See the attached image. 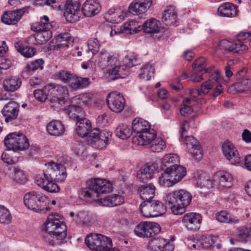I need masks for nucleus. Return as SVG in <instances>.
Masks as SVG:
<instances>
[{"label":"nucleus","mask_w":251,"mask_h":251,"mask_svg":"<svg viewBox=\"0 0 251 251\" xmlns=\"http://www.w3.org/2000/svg\"><path fill=\"white\" fill-rule=\"evenodd\" d=\"M69 161L70 158L66 155H58L56 157V162L46 163L47 169L44 171L43 176L38 175L35 178L37 185L50 193L59 192L60 188L53 180L62 181L66 178V165Z\"/></svg>","instance_id":"1"},{"label":"nucleus","mask_w":251,"mask_h":251,"mask_svg":"<svg viewBox=\"0 0 251 251\" xmlns=\"http://www.w3.org/2000/svg\"><path fill=\"white\" fill-rule=\"evenodd\" d=\"M139 63L137 57L134 54L126 56L122 63L118 54L109 55L106 60L109 77L111 79L125 78L129 74L128 68Z\"/></svg>","instance_id":"2"},{"label":"nucleus","mask_w":251,"mask_h":251,"mask_svg":"<svg viewBox=\"0 0 251 251\" xmlns=\"http://www.w3.org/2000/svg\"><path fill=\"white\" fill-rule=\"evenodd\" d=\"M164 199L174 215H181L190 203L192 196L186 190L180 189L167 194Z\"/></svg>","instance_id":"3"},{"label":"nucleus","mask_w":251,"mask_h":251,"mask_svg":"<svg viewBox=\"0 0 251 251\" xmlns=\"http://www.w3.org/2000/svg\"><path fill=\"white\" fill-rule=\"evenodd\" d=\"M25 205L29 209L36 212H45L50 210L47 204L49 200L46 195L39 191H31L25 194Z\"/></svg>","instance_id":"4"},{"label":"nucleus","mask_w":251,"mask_h":251,"mask_svg":"<svg viewBox=\"0 0 251 251\" xmlns=\"http://www.w3.org/2000/svg\"><path fill=\"white\" fill-rule=\"evenodd\" d=\"M4 144L8 149L15 151L26 150L29 146L28 139L20 132L8 134L4 139Z\"/></svg>","instance_id":"5"},{"label":"nucleus","mask_w":251,"mask_h":251,"mask_svg":"<svg viewBox=\"0 0 251 251\" xmlns=\"http://www.w3.org/2000/svg\"><path fill=\"white\" fill-rule=\"evenodd\" d=\"M86 246L91 250L101 251L112 245V240L100 234L91 233L85 239Z\"/></svg>","instance_id":"6"},{"label":"nucleus","mask_w":251,"mask_h":251,"mask_svg":"<svg viewBox=\"0 0 251 251\" xmlns=\"http://www.w3.org/2000/svg\"><path fill=\"white\" fill-rule=\"evenodd\" d=\"M141 212L147 218L155 217L162 215L166 211L163 204L158 201H143L140 204Z\"/></svg>","instance_id":"7"},{"label":"nucleus","mask_w":251,"mask_h":251,"mask_svg":"<svg viewBox=\"0 0 251 251\" xmlns=\"http://www.w3.org/2000/svg\"><path fill=\"white\" fill-rule=\"evenodd\" d=\"M111 133L106 130L100 131L98 128H94L89 133L88 137V144L97 149H101L105 147Z\"/></svg>","instance_id":"8"},{"label":"nucleus","mask_w":251,"mask_h":251,"mask_svg":"<svg viewBox=\"0 0 251 251\" xmlns=\"http://www.w3.org/2000/svg\"><path fill=\"white\" fill-rule=\"evenodd\" d=\"M42 231L55 233L59 239H64L67 235L66 226L53 215L48 216L44 226L42 227Z\"/></svg>","instance_id":"9"},{"label":"nucleus","mask_w":251,"mask_h":251,"mask_svg":"<svg viewBox=\"0 0 251 251\" xmlns=\"http://www.w3.org/2000/svg\"><path fill=\"white\" fill-rule=\"evenodd\" d=\"M134 231L135 234L139 237L149 238L158 233L160 228L157 223L143 222L137 225Z\"/></svg>","instance_id":"10"},{"label":"nucleus","mask_w":251,"mask_h":251,"mask_svg":"<svg viewBox=\"0 0 251 251\" xmlns=\"http://www.w3.org/2000/svg\"><path fill=\"white\" fill-rule=\"evenodd\" d=\"M106 102L109 109L116 113L121 112L125 105V100L123 95L116 91L108 94Z\"/></svg>","instance_id":"11"},{"label":"nucleus","mask_w":251,"mask_h":251,"mask_svg":"<svg viewBox=\"0 0 251 251\" xmlns=\"http://www.w3.org/2000/svg\"><path fill=\"white\" fill-rule=\"evenodd\" d=\"M80 4L77 1H67L65 4L64 16L67 21L74 23L79 20L81 16Z\"/></svg>","instance_id":"12"},{"label":"nucleus","mask_w":251,"mask_h":251,"mask_svg":"<svg viewBox=\"0 0 251 251\" xmlns=\"http://www.w3.org/2000/svg\"><path fill=\"white\" fill-rule=\"evenodd\" d=\"M55 24L43 23L42 21L31 25V29L38 32L37 36L42 41H47L52 37L51 31L50 30L54 26Z\"/></svg>","instance_id":"13"},{"label":"nucleus","mask_w":251,"mask_h":251,"mask_svg":"<svg viewBox=\"0 0 251 251\" xmlns=\"http://www.w3.org/2000/svg\"><path fill=\"white\" fill-rule=\"evenodd\" d=\"M158 165L155 163L149 162L142 166L137 174L139 181L143 183H147L152 178L157 169Z\"/></svg>","instance_id":"14"},{"label":"nucleus","mask_w":251,"mask_h":251,"mask_svg":"<svg viewBox=\"0 0 251 251\" xmlns=\"http://www.w3.org/2000/svg\"><path fill=\"white\" fill-rule=\"evenodd\" d=\"M222 151L224 155L231 164L236 165L240 163L241 160L239 152L232 143L225 142L222 146Z\"/></svg>","instance_id":"15"},{"label":"nucleus","mask_w":251,"mask_h":251,"mask_svg":"<svg viewBox=\"0 0 251 251\" xmlns=\"http://www.w3.org/2000/svg\"><path fill=\"white\" fill-rule=\"evenodd\" d=\"M218 49L223 51L239 53L247 49V46L242 43L232 42L227 40H222L218 44Z\"/></svg>","instance_id":"16"},{"label":"nucleus","mask_w":251,"mask_h":251,"mask_svg":"<svg viewBox=\"0 0 251 251\" xmlns=\"http://www.w3.org/2000/svg\"><path fill=\"white\" fill-rule=\"evenodd\" d=\"M29 8L26 6L16 10L6 11L2 16L1 21L6 25H15Z\"/></svg>","instance_id":"17"},{"label":"nucleus","mask_w":251,"mask_h":251,"mask_svg":"<svg viewBox=\"0 0 251 251\" xmlns=\"http://www.w3.org/2000/svg\"><path fill=\"white\" fill-rule=\"evenodd\" d=\"M89 183L92 184V188L94 190L97 197H99L100 194L108 193L112 190L111 183L104 179H91L89 180Z\"/></svg>","instance_id":"18"},{"label":"nucleus","mask_w":251,"mask_h":251,"mask_svg":"<svg viewBox=\"0 0 251 251\" xmlns=\"http://www.w3.org/2000/svg\"><path fill=\"white\" fill-rule=\"evenodd\" d=\"M201 220L202 217L200 214L193 212L186 213L182 218V222L185 227L191 230L199 229Z\"/></svg>","instance_id":"19"},{"label":"nucleus","mask_w":251,"mask_h":251,"mask_svg":"<svg viewBox=\"0 0 251 251\" xmlns=\"http://www.w3.org/2000/svg\"><path fill=\"white\" fill-rule=\"evenodd\" d=\"M19 111V104L16 102L11 100L3 107L1 113L5 118V121L8 123L17 118Z\"/></svg>","instance_id":"20"},{"label":"nucleus","mask_w":251,"mask_h":251,"mask_svg":"<svg viewBox=\"0 0 251 251\" xmlns=\"http://www.w3.org/2000/svg\"><path fill=\"white\" fill-rule=\"evenodd\" d=\"M157 138L156 132L153 129L148 128L138 136H135L133 142L141 146H149L154 139Z\"/></svg>","instance_id":"21"},{"label":"nucleus","mask_w":251,"mask_h":251,"mask_svg":"<svg viewBox=\"0 0 251 251\" xmlns=\"http://www.w3.org/2000/svg\"><path fill=\"white\" fill-rule=\"evenodd\" d=\"M151 5L152 0H134L130 4L129 10L133 15H138L145 13Z\"/></svg>","instance_id":"22"},{"label":"nucleus","mask_w":251,"mask_h":251,"mask_svg":"<svg viewBox=\"0 0 251 251\" xmlns=\"http://www.w3.org/2000/svg\"><path fill=\"white\" fill-rule=\"evenodd\" d=\"M70 45H72V38L68 33L59 34L56 38L55 44L52 41L50 46V50H59L67 49Z\"/></svg>","instance_id":"23"},{"label":"nucleus","mask_w":251,"mask_h":251,"mask_svg":"<svg viewBox=\"0 0 251 251\" xmlns=\"http://www.w3.org/2000/svg\"><path fill=\"white\" fill-rule=\"evenodd\" d=\"M137 23L135 21H130L128 23L125 24L120 28L113 25L111 27L110 35L111 36H114L121 33L126 34H134L138 32L139 29L136 28Z\"/></svg>","instance_id":"24"},{"label":"nucleus","mask_w":251,"mask_h":251,"mask_svg":"<svg viewBox=\"0 0 251 251\" xmlns=\"http://www.w3.org/2000/svg\"><path fill=\"white\" fill-rule=\"evenodd\" d=\"M136 23V26L139 29L138 31L143 29L146 33H157L159 32L160 30V23L154 18L147 20L142 26L138 25V23Z\"/></svg>","instance_id":"25"},{"label":"nucleus","mask_w":251,"mask_h":251,"mask_svg":"<svg viewBox=\"0 0 251 251\" xmlns=\"http://www.w3.org/2000/svg\"><path fill=\"white\" fill-rule=\"evenodd\" d=\"M91 123L88 119L83 118L77 120L76 122L75 131L76 134L81 137L89 136V133L92 131Z\"/></svg>","instance_id":"26"},{"label":"nucleus","mask_w":251,"mask_h":251,"mask_svg":"<svg viewBox=\"0 0 251 251\" xmlns=\"http://www.w3.org/2000/svg\"><path fill=\"white\" fill-rule=\"evenodd\" d=\"M189 126L188 122H183L181 126V131L180 133L181 138L186 145L188 151L200 145L198 141L192 136H185L184 133L189 128Z\"/></svg>","instance_id":"27"},{"label":"nucleus","mask_w":251,"mask_h":251,"mask_svg":"<svg viewBox=\"0 0 251 251\" xmlns=\"http://www.w3.org/2000/svg\"><path fill=\"white\" fill-rule=\"evenodd\" d=\"M100 6L96 0H87L83 4L81 12L85 16L91 17L99 13Z\"/></svg>","instance_id":"28"},{"label":"nucleus","mask_w":251,"mask_h":251,"mask_svg":"<svg viewBox=\"0 0 251 251\" xmlns=\"http://www.w3.org/2000/svg\"><path fill=\"white\" fill-rule=\"evenodd\" d=\"M48 134L51 136L58 137L61 136L65 131V127L61 121L52 120L46 126Z\"/></svg>","instance_id":"29"},{"label":"nucleus","mask_w":251,"mask_h":251,"mask_svg":"<svg viewBox=\"0 0 251 251\" xmlns=\"http://www.w3.org/2000/svg\"><path fill=\"white\" fill-rule=\"evenodd\" d=\"M217 12L219 16L232 18L237 15L238 11L235 5L227 2L221 4L218 8Z\"/></svg>","instance_id":"30"},{"label":"nucleus","mask_w":251,"mask_h":251,"mask_svg":"<svg viewBox=\"0 0 251 251\" xmlns=\"http://www.w3.org/2000/svg\"><path fill=\"white\" fill-rule=\"evenodd\" d=\"M179 161V157L176 154H166L162 160L161 169L164 171H169L177 166Z\"/></svg>","instance_id":"31"},{"label":"nucleus","mask_w":251,"mask_h":251,"mask_svg":"<svg viewBox=\"0 0 251 251\" xmlns=\"http://www.w3.org/2000/svg\"><path fill=\"white\" fill-rule=\"evenodd\" d=\"M101 205L104 206L113 207L120 205L124 202L125 199L123 196L114 194L108 196L99 200Z\"/></svg>","instance_id":"32"},{"label":"nucleus","mask_w":251,"mask_h":251,"mask_svg":"<svg viewBox=\"0 0 251 251\" xmlns=\"http://www.w3.org/2000/svg\"><path fill=\"white\" fill-rule=\"evenodd\" d=\"M155 187L151 184L143 185L138 188V193L144 201H151L154 197Z\"/></svg>","instance_id":"33"},{"label":"nucleus","mask_w":251,"mask_h":251,"mask_svg":"<svg viewBox=\"0 0 251 251\" xmlns=\"http://www.w3.org/2000/svg\"><path fill=\"white\" fill-rule=\"evenodd\" d=\"M162 21L166 25H173L177 21V13L172 6L167 7L164 10L162 16Z\"/></svg>","instance_id":"34"},{"label":"nucleus","mask_w":251,"mask_h":251,"mask_svg":"<svg viewBox=\"0 0 251 251\" xmlns=\"http://www.w3.org/2000/svg\"><path fill=\"white\" fill-rule=\"evenodd\" d=\"M45 89H48L51 94L56 96L58 98L65 100L69 94L68 90L62 86H55L50 84L45 86Z\"/></svg>","instance_id":"35"},{"label":"nucleus","mask_w":251,"mask_h":251,"mask_svg":"<svg viewBox=\"0 0 251 251\" xmlns=\"http://www.w3.org/2000/svg\"><path fill=\"white\" fill-rule=\"evenodd\" d=\"M88 186L86 188H82L79 191V197L82 200L91 202L94 200L96 197V193L94 190L92 188V184L89 183V180L87 181Z\"/></svg>","instance_id":"36"},{"label":"nucleus","mask_w":251,"mask_h":251,"mask_svg":"<svg viewBox=\"0 0 251 251\" xmlns=\"http://www.w3.org/2000/svg\"><path fill=\"white\" fill-rule=\"evenodd\" d=\"M216 177L218 179V186L220 189L229 188L232 185L233 179L231 175L227 172L218 173Z\"/></svg>","instance_id":"37"},{"label":"nucleus","mask_w":251,"mask_h":251,"mask_svg":"<svg viewBox=\"0 0 251 251\" xmlns=\"http://www.w3.org/2000/svg\"><path fill=\"white\" fill-rule=\"evenodd\" d=\"M176 184L180 181L186 174V169L182 166L178 165L169 171H167Z\"/></svg>","instance_id":"38"},{"label":"nucleus","mask_w":251,"mask_h":251,"mask_svg":"<svg viewBox=\"0 0 251 251\" xmlns=\"http://www.w3.org/2000/svg\"><path fill=\"white\" fill-rule=\"evenodd\" d=\"M149 127V123L148 122L142 119H135L132 124V132L136 133V136H138L142 134Z\"/></svg>","instance_id":"39"},{"label":"nucleus","mask_w":251,"mask_h":251,"mask_svg":"<svg viewBox=\"0 0 251 251\" xmlns=\"http://www.w3.org/2000/svg\"><path fill=\"white\" fill-rule=\"evenodd\" d=\"M22 84L21 79L16 77H12L3 81L4 90L7 92H14L20 88Z\"/></svg>","instance_id":"40"},{"label":"nucleus","mask_w":251,"mask_h":251,"mask_svg":"<svg viewBox=\"0 0 251 251\" xmlns=\"http://www.w3.org/2000/svg\"><path fill=\"white\" fill-rule=\"evenodd\" d=\"M115 133L117 137L126 140L132 134V130L129 125L123 123L120 124L117 127Z\"/></svg>","instance_id":"41"},{"label":"nucleus","mask_w":251,"mask_h":251,"mask_svg":"<svg viewBox=\"0 0 251 251\" xmlns=\"http://www.w3.org/2000/svg\"><path fill=\"white\" fill-rule=\"evenodd\" d=\"M237 92L243 93L251 88V78H244L236 80L231 86Z\"/></svg>","instance_id":"42"},{"label":"nucleus","mask_w":251,"mask_h":251,"mask_svg":"<svg viewBox=\"0 0 251 251\" xmlns=\"http://www.w3.org/2000/svg\"><path fill=\"white\" fill-rule=\"evenodd\" d=\"M218 238L216 236L209 235H203L201 236L200 239L197 241L198 247L207 249L215 244Z\"/></svg>","instance_id":"43"},{"label":"nucleus","mask_w":251,"mask_h":251,"mask_svg":"<svg viewBox=\"0 0 251 251\" xmlns=\"http://www.w3.org/2000/svg\"><path fill=\"white\" fill-rule=\"evenodd\" d=\"M12 169L11 175L13 180L18 184H25L27 178L23 171L18 166H14Z\"/></svg>","instance_id":"44"},{"label":"nucleus","mask_w":251,"mask_h":251,"mask_svg":"<svg viewBox=\"0 0 251 251\" xmlns=\"http://www.w3.org/2000/svg\"><path fill=\"white\" fill-rule=\"evenodd\" d=\"M106 21L112 23H118L123 20V15L120 14V12L115 9H110L105 15Z\"/></svg>","instance_id":"45"},{"label":"nucleus","mask_w":251,"mask_h":251,"mask_svg":"<svg viewBox=\"0 0 251 251\" xmlns=\"http://www.w3.org/2000/svg\"><path fill=\"white\" fill-rule=\"evenodd\" d=\"M154 71V68L151 64H147L141 69L139 77L149 80L153 76Z\"/></svg>","instance_id":"46"},{"label":"nucleus","mask_w":251,"mask_h":251,"mask_svg":"<svg viewBox=\"0 0 251 251\" xmlns=\"http://www.w3.org/2000/svg\"><path fill=\"white\" fill-rule=\"evenodd\" d=\"M16 154L15 151L8 149L2 153L1 159L8 164H14L18 161L19 157L16 155Z\"/></svg>","instance_id":"47"},{"label":"nucleus","mask_w":251,"mask_h":251,"mask_svg":"<svg viewBox=\"0 0 251 251\" xmlns=\"http://www.w3.org/2000/svg\"><path fill=\"white\" fill-rule=\"evenodd\" d=\"M151 151L154 152H159L163 151L166 148V145L162 138L157 137V138L149 146Z\"/></svg>","instance_id":"48"},{"label":"nucleus","mask_w":251,"mask_h":251,"mask_svg":"<svg viewBox=\"0 0 251 251\" xmlns=\"http://www.w3.org/2000/svg\"><path fill=\"white\" fill-rule=\"evenodd\" d=\"M164 244H165L164 239L154 238L148 243V248L151 251H162Z\"/></svg>","instance_id":"49"},{"label":"nucleus","mask_w":251,"mask_h":251,"mask_svg":"<svg viewBox=\"0 0 251 251\" xmlns=\"http://www.w3.org/2000/svg\"><path fill=\"white\" fill-rule=\"evenodd\" d=\"M84 111L79 105H73L71 106L69 111V116L73 119L79 120L83 118Z\"/></svg>","instance_id":"50"},{"label":"nucleus","mask_w":251,"mask_h":251,"mask_svg":"<svg viewBox=\"0 0 251 251\" xmlns=\"http://www.w3.org/2000/svg\"><path fill=\"white\" fill-rule=\"evenodd\" d=\"M15 46L18 52L25 57H30L35 54L36 50L33 48L28 46L21 47L19 43H16Z\"/></svg>","instance_id":"51"},{"label":"nucleus","mask_w":251,"mask_h":251,"mask_svg":"<svg viewBox=\"0 0 251 251\" xmlns=\"http://www.w3.org/2000/svg\"><path fill=\"white\" fill-rule=\"evenodd\" d=\"M164 172V173L159 177V183L161 185L166 187H170L176 184V183L174 182V180H173V179L171 176L170 173L167 171Z\"/></svg>","instance_id":"52"},{"label":"nucleus","mask_w":251,"mask_h":251,"mask_svg":"<svg viewBox=\"0 0 251 251\" xmlns=\"http://www.w3.org/2000/svg\"><path fill=\"white\" fill-rule=\"evenodd\" d=\"M194 100L192 98H185L183 103L180 108V113L183 116H186L191 113L193 109L190 105L192 100Z\"/></svg>","instance_id":"53"},{"label":"nucleus","mask_w":251,"mask_h":251,"mask_svg":"<svg viewBox=\"0 0 251 251\" xmlns=\"http://www.w3.org/2000/svg\"><path fill=\"white\" fill-rule=\"evenodd\" d=\"M43 238L49 244L53 245L55 243H59L64 239H59L57 237V234L43 231Z\"/></svg>","instance_id":"54"},{"label":"nucleus","mask_w":251,"mask_h":251,"mask_svg":"<svg viewBox=\"0 0 251 251\" xmlns=\"http://www.w3.org/2000/svg\"><path fill=\"white\" fill-rule=\"evenodd\" d=\"M206 59L204 57H200L196 60L192 65L193 69L196 72H201L202 71H204L205 73L208 72V69H206Z\"/></svg>","instance_id":"55"},{"label":"nucleus","mask_w":251,"mask_h":251,"mask_svg":"<svg viewBox=\"0 0 251 251\" xmlns=\"http://www.w3.org/2000/svg\"><path fill=\"white\" fill-rule=\"evenodd\" d=\"M214 86V83L211 82L210 79H209L201 84L200 90H196L195 91L198 95H205L207 94L209 90Z\"/></svg>","instance_id":"56"},{"label":"nucleus","mask_w":251,"mask_h":251,"mask_svg":"<svg viewBox=\"0 0 251 251\" xmlns=\"http://www.w3.org/2000/svg\"><path fill=\"white\" fill-rule=\"evenodd\" d=\"M88 47L92 53L95 54L100 51V44L97 38H92L88 40Z\"/></svg>","instance_id":"57"},{"label":"nucleus","mask_w":251,"mask_h":251,"mask_svg":"<svg viewBox=\"0 0 251 251\" xmlns=\"http://www.w3.org/2000/svg\"><path fill=\"white\" fill-rule=\"evenodd\" d=\"M74 74L67 70H61L57 74V77L64 83L68 84Z\"/></svg>","instance_id":"58"},{"label":"nucleus","mask_w":251,"mask_h":251,"mask_svg":"<svg viewBox=\"0 0 251 251\" xmlns=\"http://www.w3.org/2000/svg\"><path fill=\"white\" fill-rule=\"evenodd\" d=\"M74 220L79 224L86 225L89 222L88 215L85 212H79L75 216Z\"/></svg>","instance_id":"59"},{"label":"nucleus","mask_w":251,"mask_h":251,"mask_svg":"<svg viewBox=\"0 0 251 251\" xmlns=\"http://www.w3.org/2000/svg\"><path fill=\"white\" fill-rule=\"evenodd\" d=\"M45 87L43 89H37L34 91V96L36 99L40 101H45L48 98V94H47Z\"/></svg>","instance_id":"60"},{"label":"nucleus","mask_w":251,"mask_h":251,"mask_svg":"<svg viewBox=\"0 0 251 251\" xmlns=\"http://www.w3.org/2000/svg\"><path fill=\"white\" fill-rule=\"evenodd\" d=\"M11 219L9 211L4 206L0 205V222L5 223Z\"/></svg>","instance_id":"61"},{"label":"nucleus","mask_w":251,"mask_h":251,"mask_svg":"<svg viewBox=\"0 0 251 251\" xmlns=\"http://www.w3.org/2000/svg\"><path fill=\"white\" fill-rule=\"evenodd\" d=\"M44 61L42 59H37L34 62H31L30 64L26 66L27 72L30 73L31 71H34L38 69H42V65Z\"/></svg>","instance_id":"62"},{"label":"nucleus","mask_w":251,"mask_h":251,"mask_svg":"<svg viewBox=\"0 0 251 251\" xmlns=\"http://www.w3.org/2000/svg\"><path fill=\"white\" fill-rule=\"evenodd\" d=\"M188 151L195 160H200L202 158L203 153L200 145Z\"/></svg>","instance_id":"63"},{"label":"nucleus","mask_w":251,"mask_h":251,"mask_svg":"<svg viewBox=\"0 0 251 251\" xmlns=\"http://www.w3.org/2000/svg\"><path fill=\"white\" fill-rule=\"evenodd\" d=\"M237 43H242L247 45L249 41H251V35L249 32H240L237 36Z\"/></svg>","instance_id":"64"}]
</instances>
